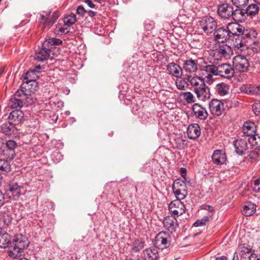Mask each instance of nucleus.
<instances>
[{
  "instance_id": "nucleus-4",
  "label": "nucleus",
  "mask_w": 260,
  "mask_h": 260,
  "mask_svg": "<svg viewBox=\"0 0 260 260\" xmlns=\"http://www.w3.org/2000/svg\"><path fill=\"white\" fill-rule=\"evenodd\" d=\"M200 25L204 32L212 34L217 27V22L211 16H206L201 21Z\"/></svg>"
},
{
  "instance_id": "nucleus-22",
  "label": "nucleus",
  "mask_w": 260,
  "mask_h": 260,
  "mask_svg": "<svg viewBox=\"0 0 260 260\" xmlns=\"http://www.w3.org/2000/svg\"><path fill=\"white\" fill-rule=\"evenodd\" d=\"M244 135L246 136L251 137L256 133V126L254 122L247 121L244 123L242 127Z\"/></svg>"
},
{
  "instance_id": "nucleus-46",
  "label": "nucleus",
  "mask_w": 260,
  "mask_h": 260,
  "mask_svg": "<svg viewBox=\"0 0 260 260\" xmlns=\"http://www.w3.org/2000/svg\"><path fill=\"white\" fill-rule=\"evenodd\" d=\"M10 170L9 163L4 159H0V171L2 172H8Z\"/></svg>"
},
{
  "instance_id": "nucleus-64",
  "label": "nucleus",
  "mask_w": 260,
  "mask_h": 260,
  "mask_svg": "<svg viewBox=\"0 0 260 260\" xmlns=\"http://www.w3.org/2000/svg\"><path fill=\"white\" fill-rule=\"evenodd\" d=\"M215 260H227V258L225 256H221L217 257Z\"/></svg>"
},
{
  "instance_id": "nucleus-3",
  "label": "nucleus",
  "mask_w": 260,
  "mask_h": 260,
  "mask_svg": "<svg viewBox=\"0 0 260 260\" xmlns=\"http://www.w3.org/2000/svg\"><path fill=\"white\" fill-rule=\"evenodd\" d=\"M62 41L56 38H51L44 41L42 48L38 50L35 54V58L39 61H43L48 59L50 55V50L53 45H59Z\"/></svg>"
},
{
  "instance_id": "nucleus-50",
  "label": "nucleus",
  "mask_w": 260,
  "mask_h": 260,
  "mask_svg": "<svg viewBox=\"0 0 260 260\" xmlns=\"http://www.w3.org/2000/svg\"><path fill=\"white\" fill-rule=\"evenodd\" d=\"M252 108L255 114L260 116V101H256L253 105Z\"/></svg>"
},
{
  "instance_id": "nucleus-61",
  "label": "nucleus",
  "mask_w": 260,
  "mask_h": 260,
  "mask_svg": "<svg viewBox=\"0 0 260 260\" xmlns=\"http://www.w3.org/2000/svg\"><path fill=\"white\" fill-rule=\"evenodd\" d=\"M5 203L4 194L0 191V208L4 205Z\"/></svg>"
},
{
  "instance_id": "nucleus-33",
  "label": "nucleus",
  "mask_w": 260,
  "mask_h": 260,
  "mask_svg": "<svg viewBox=\"0 0 260 260\" xmlns=\"http://www.w3.org/2000/svg\"><path fill=\"white\" fill-rule=\"evenodd\" d=\"M235 47L240 49L241 50H244L245 48H247L248 46H250L249 44L244 40L242 37L239 36V37L235 38V41L234 44Z\"/></svg>"
},
{
  "instance_id": "nucleus-17",
  "label": "nucleus",
  "mask_w": 260,
  "mask_h": 260,
  "mask_svg": "<svg viewBox=\"0 0 260 260\" xmlns=\"http://www.w3.org/2000/svg\"><path fill=\"white\" fill-rule=\"evenodd\" d=\"M183 70L189 73L196 72L198 70V61L192 59L182 60Z\"/></svg>"
},
{
  "instance_id": "nucleus-12",
  "label": "nucleus",
  "mask_w": 260,
  "mask_h": 260,
  "mask_svg": "<svg viewBox=\"0 0 260 260\" xmlns=\"http://www.w3.org/2000/svg\"><path fill=\"white\" fill-rule=\"evenodd\" d=\"M22 188L17 183H12L7 188V194L10 199L17 200L21 193Z\"/></svg>"
},
{
  "instance_id": "nucleus-29",
  "label": "nucleus",
  "mask_w": 260,
  "mask_h": 260,
  "mask_svg": "<svg viewBox=\"0 0 260 260\" xmlns=\"http://www.w3.org/2000/svg\"><path fill=\"white\" fill-rule=\"evenodd\" d=\"M202 75H210L217 76V66L214 64L206 65L201 69Z\"/></svg>"
},
{
  "instance_id": "nucleus-36",
  "label": "nucleus",
  "mask_w": 260,
  "mask_h": 260,
  "mask_svg": "<svg viewBox=\"0 0 260 260\" xmlns=\"http://www.w3.org/2000/svg\"><path fill=\"white\" fill-rule=\"evenodd\" d=\"M14 126L8 121V122H5L1 125V131L6 135H11L14 130Z\"/></svg>"
},
{
  "instance_id": "nucleus-54",
  "label": "nucleus",
  "mask_w": 260,
  "mask_h": 260,
  "mask_svg": "<svg viewBox=\"0 0 260 260\" xmlns=\"http://www.w3.org/2000/svg\"><path fill=\"white\" fill-rule=\"evenodd\" d=\"M169 209L172 212L173 214L174 215H176L177 216L181 215L183 214L184 213H185L184 210H179L177 209H174V208Z\"/></svg>"
},
{
  "instance_id": "nucleus-14",
  "label": "nucleus",
  "mask_w": 260,
  "mask_h": 260,
  "mask_svg": "<svg viewBox=\"0 0 260 260\" xmlns=\"http://www.w3.org/2000/svg\"><path fill=\"white\" fill-rule=\"evenodd\" d=\"M164 228L171 234L175 232L178 226L177 220L172 216L166 217L163 222Z\"/></svg>"
},
{
  "instance_id": "nucleus-20",
  "label": "nucleus",
  "mask_w": 260,
  "mask_h": 260,
  "mask_svg": "<svg viewBox=\"0 0 260 260\" xmlns=\"http://www.w3.org/2000/svg\"><path fill=\"white\" fill-rule=\"evenodd\" d=\"M167 70L170 75L176 78H180L183 74L182 68L174 62L169 63L167 66Z\"/></svg>"
},
{
  "instance_id": "nucleus-24",
  "label": "nucleus",
  "mask_w": 260,
  "mask_h": 260,
  "mask_svg": "<svg viewBox=\"0 0 260 260\" xmlns=\"http://www.w3.org/2000/svg\"><path fill=\"white\" fill-rule=\"evenodd\" d=\"M143 257L145 260H156L158 258L157 249L155 247H150L143 251Z\"/></svg>"
},
{
  "instance_id": "nucleus-37",
  "label": "nucleus",
  "mask_w": 260,
  "mask_h": 260,
  "mask_svg": "<svg viewBox=\"0 0 260 260\" xmlns=\"http://www.w3.org/2000/svg\"><path fill=\"white\" fill-rule=\"evenodd\" d=\"M173 192L177 198L176 200H181L184 199L187 195V191L185 188L173 190Z\"/></svg>"
},
{
  "instance_id": "nucleus-38",
  "label": "nucleus",
  "mask_w": 260,
  "mask_h": 260,
  "mask_svg": "<svg viewBox=\"0 0 260 260\" xmlns=\"http://www.w3.org/2000/svg\"><path fill=\"white\" fill-rule=\"evenodd\" d=\"M68 25H66L65 23L63 24L58 23L56 26V33L59 35H64L67 34L69 31Z\"/></svg>"
},
{
  "instance_id": "nucleus-62",
  "label": "nucleus",
  "mask_w": 260,
  "mask_h": 260,
  "mask_svg": "<svg viewBox=\"0 0 260 260\" xmlns=\"http://www.w3.org/2000/svg\"><path fill=\"white\" fill-rule=\"evenodd\" d=\"M257 255L253 253L247 258H248V260H256V258H257Z\"/></svg>"
},
{
  "instance_id": "nucleus-39",
  "label": "nucleus",
  "mask_w": 260,
  "mask_h": 260,
  "mask_svg": "<svg viewBox=\"0 0 260 260\" xmlns=\"http://www.w3.org/2000/svg\"><path fill=\"white\" fill-rule=\"evenodd\" d=\"M187 181H185L184 180L181 179H176L172 186V189H186V183Z\"/></svg>"
},
{
  "instance_id": "nucleus-2",
  "label": "nucleus",
  "mask_w": 260,
  "mask_h": 260,
  "mask_svg": "<svg viewBox=\"0 0 260 260\" xmlns=\"http://www.w3.org/2000/svg\"><path fill=\"white\" fill-rule=\"evenodd\" d=\"M29 245V241L25 236L21 234L15 235L8 251L9 256L13 258H18L21 256L22 251L26 249Z\"/></svg>"
},
{
  "instance_id": "nucleus-59",
  "label": "nucleus",
  "mask_w": 260,
  "mask_h": 260,
  "mask_svg": "<svg viewBox=\"0 0 260 260\" xmlns=\"http://www.w3.org/2000/svg\"><path fill=\"white\" fill-rule=\"evenodd\" d=\"M194 225L196 227L203 226L205 224V222L202 220V219H198L194 223Z\"/></svg>"
},
{
  "instance_id": "nucleus-26",
  "label": "nucleus",
  "mask_w": 260,
  "mask_h": 260,
  "mask_svg": "<svg viewBox=\"0 0 260 260\" xmlns=\"http://www.w3.org/2000/svg\"><path fill=\"white\" fill-rule=\"evenodd\" d=\"M6 145L8 148L6 151H9V153H6V155L8 156V158L12 159L15 156V149L17 146V143L13 140H10L6 142Z\"/></svg>"
},
{
  "instance_id": "nucleus-60",
  "label": "nucleus",
  "mask_w": 260,
  "mask_h": 260,
  "mask_svg": "<svg viewBox=\"0 0 260 260\" xmlns=\"http://www.w3.org/2000/svg\"><path fill=\"white\" fill-rule=\"evenodd\" d=\"M203 209L206 210L210 212H214V209L212 206L208 205H204L202 206Z\"/></svg>"
},
{
  "instance_id": "nucleus-48",
  "label": "nucleus",
  "mask_w": 260,
  "mask_h": 260,
  "mask_svg": "<svg viewBox=\"0 0 260 260\" xmlns=\"http://www.w3.org/2000/svg\"><path fill=\"white\" fill-rule=\"evenodd\" d=\"M233 4L237 8L247 5L249 0H232Z\"/></svg>"
},
{
  "instance_id": "nucleus-1",
  "label": "nucleus",
  "mask_w": 260,
  "mask_h": 260,
  "mask_svg": "<svg viewBox=\"0 0 260 260\" xmlns=\"http://www.w3.org/2000/svg\"><path fill=\"white\" fill-rule=\"evenodd\" d=\"M185 79L193 88V91L199 100L205 101L210 98L209 88L206 85L203 79L198 76H187Z\"/></svg>"
},
{
  "instance_id": "nucleus-28",
  "label": "nucleus",
  "mask_w": 260,
  "mask_h": 260,
  "mask_svg": "<svg viewBox=\"0 0 260 260\" xmlns=\"http://www.w3.org/2000/svg\"><path fill=\"white\" fill-rule=\"evenodd\" d=\"M256 211V205L251 202L246 203L243 207L242 214L246 216H250L253 215Z\"/></svg>"
},
{
  "instance_id": "nucleus-45",
  "label": "nucleus",
  "mask_w": 260,
  "mask_h": 260,
  "mask_svg": "<svg viewBox=\"0 0 260 260\" xmlns=\"http://www.w3.org/2000/svg\"><path fill=\"white\" fill-rule=\"evenodd\" d=\"M248 142L250 144L255 146L256 148H260V136L254 134L252 137L248 138Z\"/></svg>"
},
{
  "instance_id": "nucleus-43",
  "label": "nucleus",
  "mask_w": 260,
  "mask_h": 260,
  "mask_svg": "<svg viewBox=\"0 0 260 260\" xmlns=\"http://www.w3.org/2000/svg\"><path fill=\"white\" fill-rule=\"evenodd\" d=\"M63 23L68 26L73 24L76 21V16L75 14L71 13L67 15L63 19Z\"/></svg>"
},
{
  "instance_id": "nucleus-30",
  "label": "nucleus",
  "mask_w": 260,
  "mask_h": 260,
  "mask_svg": "<svg viewBox=\"0 0 260 260\" xmlns=\"http://www.w3.org/2000/svg\"><path fill=\"white\" fill-rule=\"evenodd\" d=\"M216 93L220 96H224L229 93V85L221 82L216 84L215 87Z\"/></svg>"
},
{
  "instance_id": "nucleus-58",
  "label": "nucleus",
  "mask_w": 260,
  "mask_h": 260,
  "mask_svg": "<svg viewBox=\"0 0 260 260\" xmlns=\"http://www.w3.org/2000/svg\"><path fill=\"white\" fill-rule=\"evenodd\" d=\"M84 2L90 8H94L95 5L92 2L91 0H84Z\"/></svg>"
},
{
  "instance_id": "nucleus-13",
  "label": "nucleus",
  "mask_w": 260,
  "mask_h": 260,
  "mask_svg": "<svg viewBox=\"0 0 260 260\" xmlns=\"http://www.w3.org/2000/svg\"><path fill=\"white\" fill-rule=\"evenodd\" d=\"M21 93H23V89L17 90L13 98L9 100L8 107L12 109L21 108L23 107V101L21 99Z\"/></svg>"
},
{
  "instance_id": "nucleus-47",
  "label": "nucleus",
  "mask_w": 260,
  "mask_h": 260,
  "mask_svg": "<svg viewBox=\"0 0 260 260\" xmlns=\"http://www.w3.org/2000/svg\"><path fill=\"white\" fill-rule=\"evenodd\" d=\"M176 85L178 89L184 90L188 86V83L185 80L179 79L176 81Z\"/></svg>"
},
{
  "instance_id": "nucleus-32",
  "label": "nucleus",
  "mask_w": 260,
  "mask_h": 260,
  "mask_svg": "<svg viewBox=\"0 0 260 260\" xmlns=\"http://www.w3.org/2000/svg\"><path fill=\"white\" fill-rule=\"evenodd\" d=\"M253 253L251 247L246 244H243L240 247V256L243 258H247Z\"/></svg>"
},
{
  "instance_id": "nucleus-15",
  "label": "nucleus",
  "mask_w": 260,
  "mask_h": 260,
  "mask_svg": "<svg viewBox=\"0 0 260 260\" xmlns=\"http://www.w3.org/2000/svg\"><path fill=\"white\" fill-rule=\"evenodd\" d=\"M244 26L236 22H231L227 24L226 28L230 35L239 37L241 35L242 31L244 30Z\"/></svg>"
},
{
  "instance_id": "nucleus-34",
  "label": "nucleus",
  "mask_w": 260,
  "mask_h": 260,
  "mask_svg": "<svg viewBox=\"0 0 260 260\" xmlns=\"http://www.w3.org/2000/svg\"><path fill=\"white\" fill-rule=\"evenodd\" d=\"M256 90L258 91L256 85L250 84H243L240 87V90L242 92L251 95L255 94Z\"/></svg>"
},
{
  "instance_id": "nucleus-21",
  "label": "nucleus",
  "mask_w": 260,
  "mask_h": 260,
  "mask_svg": "<svg viewBox=\"0 0 260 260\" xmlns=\"http://www.w3.org/2000/svg\"><path fill=\"white\" fill-rule=\"evenodd\" d=\"M212 159L213 162L217 165H223L227 160L225 153L220 150H216L214 151Z\"/></svg>"
},
{
  "instance_id": "nucleus-57",
  "label": "nucleus",
  "mask_w": 260,
  "mask_h": 260,
  "mask_svg": "<svg viewBox=\"0 0 260 260\" xmlns=\"http://www.w3.org/2000/svg\"><path fill=\"white\" fill-rule=\"evenodd\" d=\"M206 79V82L208 84H211L213 82V75H202Z\"/></svg>"
},
{
  "instance_id": "nucleus-52",
  "label": "nucleus",
  "mask_w": 260,
  "mask_h": 260,
  "mask_svg": "<svg viewBox=\"0 0 260 260\" xmlns=\"http://www.w3.org/2000/svg\"><path fill=\"white\" fill-rule=\"evenodd\" d=\"M50 14V12H49L46 13V15H44V14H41V22L45 23L46 25H48V21L50 20H49V16Z\"/></svg>"
},
{
  "instance_id": "nucleus-10",
  "label": "nucleus",
  "mask_w": 260,
  "mask_h": 260,
  "mask_svg": "<svg viewBox=\"0 0 260 260\" xmlns=\"http://www.w3.org/2000/svg\"><path fill=\"white\" fill-rule=\"evenodd\" d=\"M213 36L215 41L219 43H224L230 39L226 27H217L214 31Z\"/></svg>"
},
{
  "instance_id": "nucleus-31",
  "label": "nucleus",
  "mask_w": 260,
  "mask_h": 260,
  "mask_svg": "<svg viewBox=\"0 0 260 260\" xmlns=\"http://www.w3.org/2000/svg\"><path fill=\"white\" fill-rule=\"evenodd\" d=\"M27 86L26 85L25 86V87H22L21 89H23V93H21V99H23V106H27L28 105L32 104L35 102L36 101V99H34L33 97H32L31 95H28L27 93H26V90H24L23 89H26Z\"/></svg>"
},
{
  "instance_id": "nucleus-19",
  "label": "nucleus",
  "mask_w": 260,
  "mask_h": 260,
  "mask_svg": "<svg viewBox=\"0 0 260 260\" xmlns=\"http://www.w3.org/2000/svg\"><path fill=\"white\" fill-rule=\"evenodd\" d=\"M187 133L189 139L194 140L201 135V128L197 123L189 124L187 127Z\"/></svg>"
},
{
  "instance_id": "nucleus-40",
  "label": "nucleus",
  "mask_w": 260,
  "mask_h": 260,
  "mask_svg": "<svg viewBox=\"0 0 260 260\" xmlns=\"http://www.w3.org/2000/svg\"><path fill=\"white\" fill-rule=\"evenodd\" d=\"M247 16H254L258 13L259 8L256 4H251L246 9Z\"/></svg>"
},
{
  "instance_id": "nucleus-8",
  "label": "nucleus",
  "mask_w": 260,
  "mask_h": 260,
  "mask_svg": "<svg viewBox=\"0 0 260 260\" xmlns=\"http://www.w3.org/2000/svg\"><path fill=\"white\" fill-rule=\"evenodd\" d=\"M233 62L235 69L240 72H244L247 71L249 67L248 60L243 55H237L235 56Z\"/></svg>"
},
{
  "instance_id": "nucleus-41",
  "label": "nucleus",
  "mask_w": 260,
  "mask_h": 260,
  "mask_svg": "<svg viewBox=\"0 0 260 260\" xmlns=\"http://www.w3.org/2000/svg\"><path fill=\"white\" fill-rule=\"evenodd\" d=\"M181 95L187 104L193 103L196 102V98L193 94L189 91L182 92Z\"/></svg>"
},
{
  "instance_id": "nucleus-53",
  "label": "nucleus",
  "mask_w": 260,
  "mask_h": 260,
  "mask_svg": "<svg viewBox=\"0 0 260 260\" xmlns=\"http://www.w3.org/2000/svg\"><path fill=\"white\" fill-rule=\"evenodd\" d=\"M25 83H26V84L27 85V87H28L29 85H30L31 86H35V87L34 88H28V89L33 90H36V88H37V83L36 82V81L29 80L28 81H26Z\"/></svg>"
},
{
  "instance_id": "nucleus-7",
  "label": "nucleus",
  "mask_w": 260,
  "mask_h": 260,
  "mask_svg": "<svg viewBox=\"0 0 260 260\" xmlns=\"http://www.w3.org/2000/svg\"><path fill=\"white\" fill-rule=\"evenodd\" d=\"M235 152L239 155H243L248 152L250 145L248 139H238L233 142Z\"/></svg>"
},
{
  "instance_id": "nucleus-27",
  "label": "nucleus",
  "mask_w": 260,
  "mask_h": 260,
  "mask_svg": "<svg viewBox=\"0 0 260 260\" xmlns=\"http://www.w3.org/2000/svg\"><path fill=\"white\" fill-rule=\"evenodd\" d=\"M247 13L245 10L236 9L234 10L232 20L237 22H243L246 18Z\"/></svg>"
},
{
  "instance_id": "nucleus-6",
  "label": "nucleus",
  "mask_w": 260,
  "mask_h": 260,
  "mask_svg": "<svg viewBox=\"0 0 260 260\" xmlns=\"http://www.w3.org/2000/svg\"><path fill=\"white\" fill-rule=\"evenodd\" d=\"M217 12L221 19L232 20L234 8L231 5L224 3L218 6Z\"/></svg>"
},
{
  "instance_id": "nucleus-9",
  "label": "nucleus",
  "mask_w": 260,
  "mask_h": 260,
  "mask_svg": "<svg viewBox=\"0 0 260 260\" xmlns=\"http://www.w3.org/2000/svg\"><path fill=\"white\" fill-rule=\"evenodd\" d=\"M235 74L233 68L229 64L222 63L217 66V76L221 77L230 79Z\"/></svg>"
},
{
  "instance_id": "nucleus-23",
  "label": "nucleus",
  "mask_w": 260,
  "mask_h": 260,
  "mask_svg": "<svg viewBox=\"0 0 260 260\" xmlns=\"http://www.w3.org/2000/svg\"><path fill=\"white\" fill-rule=\"evenodd\" d=\"M192 109L197 118L200 120H205L208 116L206 109L199 104H193Z\"/></svg>"
},
{
  "instance_id": "nucleus-11",
  "label": "nucleus",
  "mask_w": 260,
  "mask_h": 260,
  "mask_svg": "<svg viewBox=\"0 0 260 260\" xmlns=\"http://www.w3.org/2000/svg\"><path fill=\"white\" fill-rule=\"evenodd\" d=\"M209 107L211 113L213 115H221L224 109L223 103L217 99H213L209 103Z\"/></svg>"
},
{
  "instance_id": "nucleus-55",
  "label": "nucleus",
  "mask_w": 260,
  "mask_h": 260,
  "mask_svg": "<svg viewBox=\"0 0 260 260\" xmlns=\"http://www.w3.org/2000/svg\"><path fill=\"white\" fill-rule=\"evenodd\" d=\"M87 13L88 15L91 17H94L96 15V12H94L92 10L86 11L83 7H82V13Z\"/></svg>"
},
{
  "instance_id": "nucleus-16",
  "label": "nucleus",
  "mask_w": 260,
  "mask_h": 260,
  "mask_svg": "<svg viewBox=\"0 0 260 260\" xmlns=\"http://www.w3.org/2000/svg\"><path fill=\"white\" fill-rule=\"evenodd\" d=\"M23 113L21 110L16 109L12 111L8 117V121L10 123L16 125L22 121L23 118Z\"/></svg>"
},
{
  "instance_id": "nucleus-44",
  "label": "nucleus",
  "mask_w": 260,
  "mask_h": 260,
  "mask_svg": "<svg viewBox=\"0 0 260 260\" xmlns=\"http://www.w3.org/2000/svg\"><path fill=\"white\" fill-rule=\"evenodd\" d=\"M132 250L134 252H139L144 247V242L140 240H136L132 244Z\"/></svg>"
},
{
  "instance_id": "nucleus-63",
  "label": "nucleus",
  "mask_w": 260,
  "mask_h": 260,
  "mask_svg": "<svg viewBox=\"0 0 260 260\" xmlns=\"http://www.w3.org/2000/svg\"><path fill=\"white\" fill-rule=\"evenodd\" d=\"M202 219L206 224V222L209 221L210 217L208 216H205Z\"/></svg>"
},
{
  "instance_id": "nucleus-25",
  "label": "nucleus",
  "mask_w": 260,
  "mask_h": 260,
  "mask_svg": "<svg viewBox=\"0 0 260 260\" xmlns=\"http://www.w3.org/2000/svg\"><path fill=\"white\" fill-rule=\"evenodd\" d=\"M216 50L221 57L228 58L233 54L232 47L227 44L219 45Z\"/></svg>"
},
{
  "instance_id": "nucleus-49",
  "label": "nucleus",
  "mask_w": 260,
  "mask_h": 260,
  "mask_svg": "<svg viewBox=\"0 0 260 260\" xmlns=\"http://www.w3.org/2000/svg\"><path fill=\"white\" fill-rule=\"evenodd\" d=\"M253 190L255 192H260V178L255 180L252 186Z\"/></svg>"
},
{
  "instance_id": "nucleus-42",
  "label": "nucleus",
  "mask_w": 260,
  "mask_h": 260,
  "mask_svg": "<svg viewBox=\"0 0 260 260\" xmlns=\"http://www.w3.org/2000/svg\"><path fill=\"white\" fill-rule=\"evenodd\" d=\"M176 208L179 210L185 211V207L184 204L179 200H174L170 203L169 206V209Z\"/></svg>"
},
{
  "instance_id": "nucleus-51",
  "label": "nucleus",
  "mask_w": 260,
  "mask_h": 260,
  "mask_svg": "<svg viewBox=\"0 0 260 260\" xmlns=\"http://www.w3.org/2000/svg\"><path fill=\"white\" fill-rule=\"evenodd\" d=\"M59 17V15L57 12H54L51 19L48 21V26H52L54 23L56 21Z\"/></svg>"
},
{
  "instance_id": "nucleus-35",
  "label": "nucleus",
  "mask_w": 260,
  "mask_h": 260,
  "mask_svg": "<svg viewBox=\"0 0 260 260\" xmlns=\"http://www.w3.org/2000/svg\"><path fill=\"white\" fill-rule=\"evenodd\" d=\"M10 236L7 233H0V247L6 248L11 244Z\"/></svg>"
},
{
  "instance_id": "nucleus-56",
  "label": "nucleus",
  "mask_w": 260,
  "mask_h": 260,
  "mask_svg": "<svg viewBox=\"0 0 260 260\" xmlns=\"http://www.w3.org/2000/svg\"><path fill=\"white\" fill-rule=\"evenodd\" d=\"M254 46L252 47V49L253 50H255L256 52H258L260 51V42H257L255 41V43H252Z\"/></svg>"
},
{
  "instance_id": "nucleus-18",
  "label": "nucleus",
  "mask_w": 260,
  "mask_h": 260,
  "mask_svg": "<svg viewBox=\"0 0 260 260\" xmlns=\"http://www.w3.org/2000/svg\"><path fill=\"white\" fill-rule=\"evenodd\" d=\"M240 36L250 45L252 43H255V39L257 36V33L253 29H245L244 27V30L242 31Z\"/></svg>"
},
{
  "instance_id": "nucleus-5",
  "label": "nucleus",
  "mask_w": 260,
  "mask_h": 260,
  "mask_svg": "<svg viewBox=\"0 0 260 260\" xmlns=\"http://www.w3.org/2000/svg\"><path fill=\"white\" fill-rule=\"evenodd\" d=\"M171 243V237L169 232H159L155 238V245L162 249L169 247Z\"/></svg>"
}]
</instances>
